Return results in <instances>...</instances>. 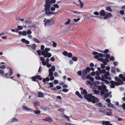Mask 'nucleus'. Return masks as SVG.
<instances>
[{
  "instance_id": "obj_24",
  "label": "nucleus",
  "mask_w": 125,
  "mask_h": 125,
  "mask_svg": "<svg viewBox=\"0 0 125 125\" xmlns=\"http://www.w3.org/2000/svg\"><path fill=\"white\" fill-rule=\"evenodd\" d=\"M44 120L48 122H52V119L49 117H47Z\"/></svg>"
},
{
  "instance_id": "obj_8",
  "label": "nucleus",
  "mask_w": 125,
  "mask_h": 125,
  "mask_svg": "<svg viewBox=\"0 0 125 125\" xmlns=\"http://www.w3.org/2000/svg\"><path fill=\"white\" fill-rule=\"evenodd\" d=\"M94 55V57L100 61H103L102 57L103 55L101 53H99L96 52H93L92 53Z\"/></svg>"
},
{
  "instance_id": "obj_53",
  "label": "nucleus",
  "mask_w": 125,
  "mask_h": 125,
  "mask_svg": "<svg viewBox=\"0 0 125 125\" xmlns=\"http://www.w3.org/2000/svg\"><path fill=\"white\" fill-rule=\"evenodd\" d=\"M63 55H64L65 56H66V55H67L68 54V53L67 52H66L64 51L63 52Z\"/></svg>"
},
{
  "instance_id": "obj_52",
  "label": "nucleus",
  "mask_w": 125,
  "mask_h": 125,
  "mask_svg": "<svg viewBox=\"0 0 125 125\" xmlns=\"http://www.w3.org/2000/svg\"><path fill=\"white\" fill-rule=\"evenodd\" d=\"M77 73L78 74L79 76H81L82 74L81 72L80 71H78L77 72Z\"/></svg>"
},
{
  "instance_id": "obj_22",
  "label": "nucleus",
  "mask_w": 125,
  "mask_h": 125,
  "mask_svg": "<svg viewBox=\"0 0 125 125\" xmlns=\"http://www.w3.org/2000/svg\"><path fill=\"white\" fill-rule=\"evenodd\" d=\"M55 70V67L54 66H52L51 68H49V72H54Z\"/></svg>"
},
{
  "instance_id": "obj_12",
  "label": "nucleus",
  "mask_w": 125,
  "mask_h": 125,
  "mask_svg": "<svg viewBox=\"0 0 125 125\" xmlns=\"http://www.w3.org/2000/svg\"><path fill=\"white\" fill-rule=\"evenodd\" d=\"M107 110H108L109 112H107L105 111L104 110H100L99 112H101V113H102L103 114H106V115H107L109 116H111L112 115V112H111V109H107Z\"/></svg>"
},
{
  "instance_id": "obj_55",
  "label": "nucleus",
  "mask_w": 125,
  "mask_h": 125,
  "mask_svg": "<svg viewBox=\"0 0 125 125\" xmlns=\"http://www.w3.org/2000/svg\"><path fill=\"white\" fill-rule=\"evenodd\" d=\"M94 13L96 15H99V13L97 12H95Z\"/></svg>"
},
{
  "instance_id": "obj_28",
  "label": "nucleus",
  "mask_w": 125,
  "mask_h": 125,
  "mask_svg": "<svg viewBox=\"0 0 125 125\" xmlns=\"http://www.w3.org/2000/svg\"><path fill=\"white\" fill-rule=\"evenodd\" d=\"M33 39L34 41L36 43H39L41 42L40 41L36 38H33Z\"/></svg>"
},
{
  "instance_id": "obj_63",
  "label": "nucleus",
  "mask_w": 125,
  "mask_h": 125,
  "mask_svg": "<svg viewBox=\"0 0 125 125\" xmlns=\"http://www.w3.org/2000/svg\"><path fill=\"white\" fill-rule=\"evenodd\" d=\"M0 68L2 69H4L5 68V66L4 65H2L0 66Z\"/></svg>"
},
{
  "instance_id": "obj_48",
  "label": "nucleus",
  "mask_w": 125,
  "mask_h": 125,
  "mask_svg": "<svg viewBox=\"0 0 125 125\" xmlns=\"http://www.w3.org/2000/svg\"><path fill=\"white\" fill-rule=\"evenodd\" d=\"M86 71L89 72L90 71L91 68L89 67H87L86 68Z\"/></svg>"
},
{
  "instance_id": "obj_36",
  "label": "nucleus",
  "mask_w": 125,
  "mask_h": 125,
  "mask_svg": "<svg viewBox=\"0 0 125 125\" xmlns=\"http://www.w3.org/2000/svg\"><path fill=\"white\" fill-rule=\"evenodd\" d=\"M34 113L36 114L39 115L40 113L41 112L39 111L38 110L35 111H34Z\"/></svg>"
},
{
  "instance_id": "obj_6",
  "label": "nucleus",
  "mask_w": 125,
  "mask_h": 125,
  "mask_svg": "<svg viewBox=\"0 0 125 125\" xmlns=\"http://www.w3.org/2000/svg\"><path fill=\"white\" fill-rule=\"evenodd\" d=\"M115 79L116 81L118 82H115L113 81H111L110 83L111 84V86L112 88L114 87L115 84L117 85H119L121 84H122V81L121 80L119 79L118 77H115Z\"/></svg>"
},
{
  "instance_id": "obj_33",
  "label": "nucleus",
  "mask_w": 125,
  "mask_h": 125,
  "mask_svg": "<svg viewBox=\"0 0 125 125\" xmlns=\"http://www.w3.org/2000/svg\"><path fill=\"white\" fill-rule=\"evenodd\" d=\"M31 47L32 49L35 50L36 48V46L35 44H33L31 46Z\"/></svg>"
},
{
  "instance_id": "obj_38",
  "label": "nucleus",
  "mask_w": 125,
  "mask_h": 125,
  "mask_svg": "<svg viewBox=\"0 0 125 125\" xmlns=\"http://www.w3.org/2000/svg\"><path fill=\"white\" fill-rule=\"evenodd\" d=\"M49 80V77H47V78H46L45 79H43V82H44L46 81H48Z\"/></svg>"
},
{
  "instance_id": "obj_7",
  "label": "nucleus",
  "mask_w": 125,
  "mask_h": 125,
  "mask_svg": "<svg viewBox=\"0 0 125 125\" xmlns=\"http://www.w3.org/2000/svg\"><path fill=\"white\" fill-rule=\"evenodd\" d=\"M87 100L88 101L91 102L94 104L98 103L99 101V100L98 98H96L94 96H92L91 94L90 95Z\"/></svg>"
},
{
  "instance_id": "obj_11",
  "label": "nucleus",
  "mask_w": 125,
  "mask_h": 125,
  "mask_svg": "<svg viewBox=\"0 0 125 125\" xmlns=\"http://www.w3.org/2000/svg\"><path fill=\"white\" fill-rule=\"evenodd\" d=\"M40 59L41 61H42V64L43 65H46V66L48 67H50L51 66V65L49 63H46L45 61V58L43 57H40Z\"/></svg>"
},
{
  "instance_id": "obj_40",
  "label": "nucleus",
  "mask_w": 125,
  "mask_h": 125,
  "mask_svg": "<svg viewBox=\"0 0 125 125\" xmlns=\"http://www.w3.org/2000/svg\"><path fill=\"white\" fill-rule=\"evenodd\" d=\"M9 68L10 69V71L9 74V75H8L9 76L11 75L12 74V70H11L10 68Z\"/></svg>"
},
{
  "instance_id": "obj_2",
  "label": "nucleus",
  "mask_w": 125,
  "mask_h": 125,
  "mask_svg": "<svg viewBox=\"0 0 125 125\" xmlns=\"http://www.w3.org/2000/svg\"><path fill=\"white\" fill-rule=\"evenodd\" d=\"M44 47L43 45L41 46V50H42L41 51L40 50H38L37 51V53L39 56H40L41 54L45 58L47 57L49 58L52 56V54L51 53H48V52L50 50V48H46L44 50Z\"/></svg>"
},
{
  "instance_id": "obj_16",
  "label": "nucleus",
  "mask_w": 125,
  "mask_h": 125,
  "mask_svg": "<svg viewBox=\"0 0 125 125\" xmlns=\"http://www.w3.org/2000/svg\"><path fill=\"white\" fill-rule=\"evenodd\" d=\"M43 22H44V24L45 26L50 25L49 20H47L46 18H44Z\"/></svg>"
},
{
  "instance_id": "obj_35",
  "label": "nucleus",
  "mask_w": 125,
  "mask_h": 125,
  "mask_svg": "<svg viewBox=\"0 0 125 125\" xmlns=\"http://www.w3.org/2000/svg\"><path fill=\"white\" fill-rule=\"evenodd\" d=\"M75 94L77 95L80 98H82V96L80 95L79 92L78 91H77L75 93Z\"/></svg>"
},
{
  "instance_id": "obj_23",
  "label": "nucleus",
  "mask_w": 125,
  "mask_h": 125,
  "mask_svg": "<svg viewBox=\"0 0 125 125\" xmlns=\"http://www.w3.org/2000/svg\"><path fill=\"white\" fill-rule=\"evenodd\" d=\"M102 123L103 124L105 125H113L112 124H110V122L108 121H103Z\"/></svg>"
},
{
  "instance_id": "obj_14",
  "label": "nucleus",
  "mask_w": 125,
  "mask_h": 125,
  "mask_svg": "<svg viewBox=\"0 0 125 125\" xmlns=\"http://www.w3.org/2000/svg\"><path fill=\"white\" fill-rule=\"evenodd\" d=\"M36 79L40 80H41L42 79L41 77L39 75L31 77L32 80L33 81H35Z\"/></svg>"
},
{
  "instance_id": "obj_37",
  "label": "nucleus",
  "mask_w": 125,
  "mask_h": 125,
  "mask_svg": "<svg viewBox=\"0 0 125 125\" xmlns=\"http://www.w3.org/2000/svg\"><path fill=\"white\" fill-rule=\"evenodd\" d=\"M17 121V119L15 118H13L11 120V121L12 123L15 122Z\"/></svg>"
},
{
  "instance_id": "obj_17",
  "label": "nucleus",
  "mask_w": 125,
  "mask_h": 125,
  "mask_svg": "<svg viewBox=\"0 0 125 125\" xmlns=\"http://www.w3.org/2000/svg\"><path fill=\"white\" fill-rule=\"evenodd\" d=\"M22 110L24 111H31L32 109L30 108H29L27 106H23L22 108Z\"/></svg>"
},
{
  "instance_id": "obj_62",
  "label": "nucleus",
  "mask_w": 125,
  "mask_h": 125,
  "mask_svg": "<svg viewBox=\"0 0 125 125\" xmlns=\"http://www.w3.org/2000/svg\"><path fill=\"white\" fill-rule=\"evenodd\" d=\"M50 87H52L53 86V84L52 83H50Z\"/></svg>"
},
{
  "instance_id": "obj_43",
  "label": "nucleus",
  "mask_w": 125,
  "mask_h": 125,
  "mask_svg": "<svg viewBox=\"0 0 125 125\" xmlns=\"http://www.w3.org/2000/svg\"><path fill=\"white\" fill-rule=\"evenodd\" d=\"M62 91L65 93H66L68 91V90L67 89H62Z\"/></svg>"
},
{
  "instance_id": "obj_58",
  "label": "nucleus",
  "mask_w": 125,
  "mask_h": 125,
  "mask_svg": "<svg viewBox=\"0 0 125 125\" xmlns=\"http://www.w3.org/2000/svg\"><path fill=\"white\" fill-rule=\"evenodd\" d=\"M58 81L56 80H55L54 82V83L55 84H56L58 83Z\"/></svg>"
},
{
  "instance_id": "obj_15",
  "label": "nucleus",
  "mask_w": 125,
  "mask_h": 125,
  "mask_svg": "<svg viewBox=\"0 0 125 125\" xmlns=\"http://www.w3.org/2000/svg\"><path fill=\"white\" fill-rule=\"evenodd\" d=\"M100 15L102 17L101 18V19H103V17L105 16L106 14L105 11L104 10H101L100 12Z\"/></svg>"
},
{
  "instance_id": "obj_19",
  "label": "nucleus",
  "mask_w": 125,
  "mask_h": 125,
  "mask_svg": "<svg viewBox=\"0 0 125 125\" xmlns=\"http://www.w3.org/2000/svg\"><path fill=\"white\" fill-rule=\"evenodd\" d=\"M49 72V76L50 77V80H54V77L53 76V72Z\"/></svg>"
},
{
  "instance_id": "obj_18",
  "label": "nucleus",
  "mask_w": 125,
  "mask_h": 125,
  "mask_svg": "<svg viewBox=\"0 0 125 125\" xmlns=\"http://www.w3.org/2000/svg\"><path fill=\"white\" fill-rule=\"evenodd\" d=\"M112 17V14L109 13H107L105 14L104 17H103V19H106L109 18L111 17Z\"/></svg>"
},
{
  "instance_id": "obj_39",
  "label": "nucleus",
  "mask_w": 125,
  "mask_h": 125,
  "mask_svg": "<svg viewBox=\"0 0 125 125\" xmlns=\"http://www.w3.org/2000/svg\"><path fill=\"white\" fill-rule=\"evenodd\" d=\"M72 59L73 61H76L77 60V58L76 57H72Z\"/></svg>"
},
{
  "instance_id": "obj_10",
  "label": "nucleus",
  "mask_w": 125,
  "mask_h": 125,
  "mask_svg": "<svg viewBox=\"0 0 125 125\" xmlns=\"http://www.w3.org/2000/svg\"><path fill=\"white\" fill-rule=\"evenodd\" d=\"M18 32V34L20 35H22L23 36H25L27 35V34H31V31L29 30H28L27 31H23L22 32L21 31H19Z\"/></svg>"
},
{
  "instance_id": "obj_34",
  "label": "nucleus",
  "mask_w": 125,
  "mask_h": 125,
  "mask_svg": "<svg viewBox=\"0 0 125 125\" xmlns=\"http://www.w3.org/2000/svg\"><path fill=\"white\" fill-rule=\"evenodd\" d=\"M58 111L60 113H62L64 111V110L62 108H60L58 109Z\"/></svg>"
},
{
  "instance_id": "obj_61",
  "label": "nucleus",
  "mask_w": 125,
  "mask_h": 125,
  "mask_svg": "<svg viewBox=\"0 0 125 125\" xmlns=\"http://www.w3.org/2000/svg\"><path fill=\"white\" fill-rule=\"evenodd\" d=\"M80 20V19L79 18H78L77 19H74V21L75 22H76L79 20Z\"/></svg>"
},
{
  "instance_id": "obj_46",
  "label": "nucleus",
  "mask_w": 125,
  "mask_h": 125,
  "mask_svg": "<svg viewBox=\"0 0 125 125\" xmlns=\"http://www.w3.org/2000/svg\"><path fill=\"white\" fill-rule=\"evenodd\" d=\"M68 57H71L72 56V54L71 53H68L67 55Z\"/></svg>"
},
{
  "instance_id": "obj_47",
  "label": "nucleus",
  "mask_w": 125,
  "mask_h": 125,
  "mask_svg": "<svg viewBox=\"0 0 125 125\" xmlns=\"http://www.w3.org/2000/svg\"><path fill=\"white\" fill-rule=\"evenodd\" d=\"M70 20H68V21L65 23V24L67 25L69 24L70 23Z\"/></svg>"
},
{
  "instance_id": "obj_57",
  "label": "nucleus",
  "mask_w": 125,
  "mask_h": 125,
  "mask_svg": "<svg viewBox=\"0 0 125 125\" xmlns=\"http://www.w3.org/2000/svg\"><path fill=\"white\" fill-rule=\"evenodd\" d=\"M62 87H67V84L64 83L62 85Z\"/></svg>"
},
{
  "instance_id": "obj_59",
  "label": "nucleus",
  "mask_w": 125,
  "mask_h": 125,
  "mask_svg": "<svg viewBox=\"0 0 125 125\" xmlns=\"http://www.w3.org/2000/svg\"><path fill=\"white\" fill-rule=\"evenodd\" d=\"M108 52V49H106L104 51V52L105 54L107 53Z\"/></svg>"
},
{
  "instance_id": "obj_4",
  "label": "nucleus",
  "mask_w": 125,
  "mask_h": 125,
  "mask_svg": "<svg viewBox=\"0 0 125 125\" xmlns=\"http://www.w3.org/2000/svg\"><path fill=\"white\" fill-rule=\"evenodd\" d=\"M51 3L50 0H46L44 10L46 14L47 15H53L56 13V12H52L50 11V5Z\"/></svg>"
},
{
  "instance_id": "obj_29",
  "label": "nucleus",
  "mask_w": 125,
  "mask_h": 125,
  "mask_svg": "<svg viewBox=\"0 0 125 125\" xmlns=\"http://www.w3.org/2000/svg\"><path fill=\"white\" fill-rule=\"evenodd\" d=\"M49 20L50 25H52L54 24V20L53 19H52Z\"/></svg>"
},
{
  "instance_id": "obj_51",
  "label": "nucleus",
  "mask_w": 125,
  "mask_h": 125,
  "mask_svg": "<svg viewBox=\"0 0 125 125\" xmlns=\"http://www.w3.org/2000/svg\"><path fill=\"white\" fill-rule=\"evenodd\" d=\"M50 60L52 62H54L55 60L54 58L53 57H51L50 59Z\"/></svg>"
},
{
  "instance_id": "obj_60",
  "label": "nucleus",
  "mask_w": 125,
  "mask_h": 125,
  "mask_svg": "<svg viewBox=\"0 0 125 125\" xmlns=\"http://www.w3.org/2000/svg\"><path fill=\"white\" fill-rule=\"evenodd\" d=\"M4 75H3V76H5L6 78L8 77V76H8L9 75V74H8V73H5Z\"/></svg>"
},
{
  "instance_id": "obj_13",
  "label": "nucleus",
  "mask_w": 125,
  "mask_h": 125,
  "mask_svg": "<svg viewBox=\"0 0 125 125\" xmlns=\"http://www.w3.org/2000/svg\"><path fill=\"white\" fill-rule=\"evenodd\" d=\"M106 58L105 59V61L106 62H108L109 61V60L108 59H110L112 61H114V59L113 57L112 56L110 57L109 55L108 54H107L106 55Z\"/></svg>"
},
{
  "instance_id": "obj_41",
  "label": "nucleus",
  "mask_w": 125,
  "mask_h": 125,
  "mask_svg": "<svg viewBox=\"0 0 125 125\" xmlns=\"http://www.w3.org/2000/svg\"><path fill=\"white\" fill-rule=\"evenodd\" d=\"M16 19L17 20H21V21H24V19H20L19 17H16Z\"/></svg>"
},
{
  "instance_id": "obj_1",
  "label": "nucleus",
  "mask_w": 125,
  "mask_h": 125,
  "mask_svg": "<svg viewBox=\"0 0 125 125\" xmlns=\"http://www.w3.org/2000/svg\"><path fill=\"white\" fill-rule=\"evenodd\" d=\"M86 78L90 80L91 81H87L86 84L89 85L93 88L94 90V93L97 94H99V91L94 90V89L97 88L99 90H101L100 93L102 95L104 94V97L103 98L104 100L106 101L107 103H110V99L108 98L106 99V98L108 96L110 98L112 97V95H110L112 93L111 92H108L107 89L106 88V86L104 85H102V86L97 85H98L100 84V82L98 81L94 82V78L90 75H87L86 76Z\"/></svg>"
},
{
  "instance_id": "obj_42",
  "label": "nucleus",
  "mask_w": 125,
  "mask_h": 125,
  "mask_svg": "<svg viewBox=\"0 0 125 125\" xmlns=\"http://www.w3.org/2000/svg\"><path fill=\"white\" fill-rule=\"evenodd\" d=\"M78 1L80 3L81 7H83V3L80 0H79Z\"/></svg>"
},
{
  "instance_id": "obj_45",
  "label": "nucleus",
  "mask_w": 125,
  "mask_h": 125,
  "mask_svg": "<svg viewBox=\"0 0 125 125\" xmlns=\"http://www.w3.org/2000/svg\"><path fill=\"white\" fill-rule=\"evenodd\" d=\"M106 10H109L110 11H111V10L110 8L109 7H107L106 8Z\"/></svg>"
},
{
  "instance_id": "obj_26",
  "label": "nucleus",
  "mask_w": 125,
  "mask_h": 125,
  "mask_svg": "<svg viewBox=\"0 0 125 125\" xmlns=\"http://www.w3.org/2000/svg\"><path fill=\"white\" fill-rule=\"evenodd\" d=\"M16 28L17 32H18L20 30H21L23 29V27L21 26H18Z\"/></svg>"
},
{
  "instance_id": "obj_32",
  "label": "nucleus",
  "mask_w": 125,
  "mask_h": 125,
  "mask_svg": "<svg viewBox=\"0 0 125 125\" xmlns=\"http://www.w3.org/2000/svg\"><path fill=\"white\" fill-rule=\"evenodd\" d=\"M107 104L108 106L111 107H114V105L110 103H107Z\"/></svg>"
},
{
  "instance_id": "obj_31",
  "label": "nucleus",
  "mask_w": 125,
  "mask_h": 125,
  "mask_svg": "<svg viewBox=\"0 0 125 125\" xmlns=\"http://www.w3.org/2000/svg\"><path fill=\"white\" fill-rule=\"evenodd\" d=\"M96 105V106L100 107H103L101 103H98V102L97 103Z\"/></svg>"
},
{
  "instance_id": "obj_30",
  "label": "nucleus",
  "mask_w": 125,
  "mask_h": 125,
  "mask_svg": "<svg viewBox=\"0 0 125 125\" xmlns=\"http://www.w3.org/2000/svg\"><path fill=\"white\" fill-rule=\"evenodd\" d=\"M119 77L123 81H125V77H123V75L122 74H120Z\"/></svg>"
},
{
  "instance_id": "obj_49",
  "label": "nucleus",
  "mask_w": 125,
  "mask_h": 125,
  "mask_svg": "<svg viewBox=\"0 0 125 125\" xmlns=\"http://www.w3.org/2000/svg\"><path fill=\"white\" fill-rule=\"evenodd\" d=\"M0 73L1 74H4V71L3 70H0Z\"/></svg>"
},
{
  "instance_id": "obj_21",
  "label": "nucleus",
  "mask_w": 125,
  "mask_h": 125,
  "mask_svg": "<svg viewBox=\"0 0 125 125\" xmlns=\"http://www.w3.org/2000/svg\"><path fill=\"white\" fill-rule=\"evenodd\" d=\"M82 73L83 74V75L82 76V79L83 80H85V78L84 77L83 75H85V74L87 73V72L86 69H84L83 70V71Z\"/></svg>"
},
{
  "instance_id": "obj_20",
  "label": "nucleus",
  "mask_w": 125,
  "mask_h": 125,
  "mask_svg": "<svg viewBox=\"0 0 125 125\" xmlns=\"http://www.w3.org/2000/svg\"><path fill=\"white\" fill-rule=\"evenodd\" d=\"M59 7V6L57 4H54L53 7H52L51 8V10L52 11H54L55 10V8H58Z\"/></svg>"
},
{
  "instance_id": "obj_5",
  "label": "nucleus",
  "mask_w": 125,
  "mask_h": 125,
  "mask_svg": "<svg viewBox=\"0 0 125 125\" xmlns=\"http://www.w3.org/2000/svg\"><path fill=\"white\" fill-rule=\"evenodd\" d=\"M99 73L97 71H96L95 72H92L91 74V75L92 76H95V78L96 80H101V81L104 82L105 83L107 84L109 82L108 80H106L103 76L101 78L99 76Z\"/></svg>"
},
{
  "instance_id": "obj_44",
  "label": "nucleus",
  "mask_w": 125,
  "mask_h": 125,
  "mask_svg": "<svg viewBox=\"0 0 125 125\" xmlns=\"http://www.w3.org/2000/svg\"><path fill=\"white\" fill-rule=\"evenodd\" d=\"M56 88L57 90H59L61 88V87L60 86L57 85L56 86Z\"/></svg>"
},
{
  "instance_id": "obj_64",
  "label": "nucleus",
  "mask_w": 125,
  "mask_h": 125,
  "mask_svg": "<svg viewBox=\"0 0 125 125\" xmlns=\"http://www.w3.org/2000/svg\"><path fill=\"white\" fill-rule=\"evenodd\" d=\"M120 13L122 15H123L124 14V12L123 11L121 10L120 11Z\"/></svg>"
},
{
  "instance_id": "obj_9",
  "label": "nucleus",
  "mask_w": 125,
  "mask_h": 125,
  "mask_svg": "<svg viewBox=\"0 0 125 125\" xmlns=\"http://www.w3.org/2000/svg\"><path fill=\"white\" fill-rule=\"evenodd\" d=\"M80 89L81 90V94L83 95L84 98L87 100L91 94L87 95V92L86 90L83 89L82 88H81Z\"/></svg>"
},
{
  "instance_id": "obj_50",
  "label": "nucleus",
  "mask_w": 125,
  "mask_h": 125,
  "mask_svg": "<svg viewBox=\"0 0 125 125\" xmlns=\"http://www.w3.org/2000/svg\"><path fill=\"white\" fill-rule=\"evenodd\" d=\"M52 45L54 47H55L56 46V43L54 42H52Z\"/></svg>"
},
{
  "instance_id": "obj_54",
  "label": "nucleus",
  "mask_w": 125,
  "mask_h": 125,
  "mask_svg": "<svg viewBox=\"0 0 125 125\" xmlns=\"http://www.w3.org/2000/svg\"><path fill=\"white\" fill-rule=\"evenodd\" d=\"M11 31H12L13 32H16L17 33L18 32H17V30H16V29L15 30L11 29Z\"/></svg>"
},
{
  "instance_id": "obj_3",
  "label": "nucleus",
  "mask_w": 125,
  "mask_h": 125,
  "mask_svg": "<svg viewBox=\"0 0 125 125\" xmlns=\"http://www.w3.org/2000/svg\"><path fill=\"white\" fill-rule=\"evenodd\" d=\"M107 62L106 61H103V63L101 64V67L103 69L102 70L101 69L100 67H98L97 68V70L99 71L100 73H103L104 74L103 76L106 80H111V78L109 76V73L108 72H106L105 70L103 69L105 67L104 65H106L107 64Z\"/></svg>"
},
{
  "instance_id": "obj_56",
  "label": "nucleus",
  "mask_w": 125,
  "mask_h": 125,
  "mask_svg": "<svg viewBox=\"0 0 125 125\" xmlns=\"http://www.w3.org/2000/svg\"><path fill=\"white\" fill-rule=\"evenodd\" d=\"M51 2L50 5L51 4V3H54L55 2V0H50Z\"/></svg>"
},
{
  "instance_id": "obj_27",
  "label": "nucleus",
  "mask_w": 125,
  "mask_h": 125,
  "mask_svg": "<svg viewBox=\"0 0 125 125\" xmlns=\"http://www.w3.org/2000/svg\"><path fill=\"white\" fill-rule=\"evenodd\" d=\"M21 41L23 42H25L27 44H28L29 43V42L28 41L24 39H21Z\"/></svg>"
},
{
  "instance_id": "obj_25",
  "label": "nucleus",
  "mask_w": 125,
  "mask_h": 125,
  "mask_svg": "<svg viewBox=\"0 0 125 125\" xmlns=\"http://www.w3.org/2000/svg\"><path fill=\"white\" fill-rule=\"evenodd\" d=\"M37 96L39 97H43V94L41 92H39L38 93Z\"/></svg>"
}]
</instances>
